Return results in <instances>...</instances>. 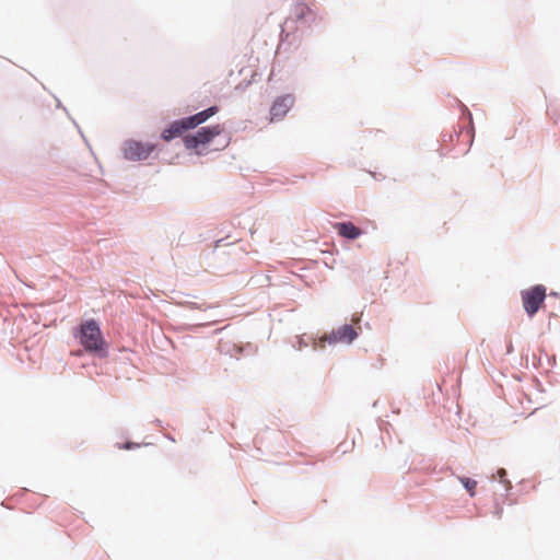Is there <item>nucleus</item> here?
<instances>
[{
    "label": "nucleus",
    "instance_id": "nucleus-1",
    "mask_svg": "<svg viewBox=\"0 0 560 560\" xmlns=\"http://www.w3.org/2000/svg\"><path fill=\"white\" fill-rule=\"evenodd\" d=\"M217 112L218 107L212 106L190 117H185L179 120H175L162 131L161 138L164 141H171L174 138L182 136L186 130L192 129L199 126L200 124L205 122Z\"/></svg>",
    "mask_w": 560,
    "mask_h": 560
},
{
    "label": "nucleus",
    "instance_id": "nucleus-6",
    "mask_svg": "<svg viewBox=\"0 0 560 560\" xmlns=\"http://www.w3.org/2000/svg\"><path fill=\"white\" fill-rule=\"evenodd\" d=\"M315 20L316 14L310 5L303 2H295L291 7L290 15L285 23L289 21L312 23Z\"/></svg>",
    "mask_w": 560,
    "mask_h": 560
},
{
    "label": "nucleus",
    "instance_id": "nucleus-8",
    "mask_svg": "<svg viewBox=\"0 0 560 560\" xmlns=\"http://www.w3.org/2000/svg\"><path fill=\"white\" fill-rule=\"evenodd\" d=\"M358 336V332L351 325H343L337 330L332 331L325 340L329 342H352Z\"/></svg>",
    "mask_w": 560,
    "mask_h": 560
},
{
    "label": "nucleus",
    "instance_id": "nucleus-9",
    "mask_svg": "<svg viewBox=\"0 0 560 560\" xmlns=\"http://www.w3.org/2000/svg\"><path fill=\"white\" fill-rule=\"evenodd\" d=\"M335 229L339 235L349 240H355L362 234V231L351 222L336 223Z\"/></svg>",
    "mask_w": 560,
    "mask_h": 560
},
{
    "label": "nucleus",
    "instance_id": "nucleus-2",
    "mask_svg": "<svg viewBox=\"0 0 560 560\" xmlns=\"http://www.w3.org/2000/svg\"><path fill=\"white\" fill-rule=\"evenodd\" d=\"M79 338L85 351L98 353L101 357L106 355V341L95 320H86L81 325Z\"/></svg>",
    "mask_w": 560,
    "mask_h": 560
},
{
    "label": "nucleus",
    "instance_id": "nucleus-10",
    "mask_svg": "<svg viewBox=\"0 0 560 560\" xmlns=\"http://www.w3.org/2000/svg\"><path fill=\"white\" fill-rule=\"evenodd\" d=\"M459 481L465 487V489L469 492L471 497L475 495V490L477 487V481L474 479H470L468 477H459Z\"/></svg>",
    "mask_w": 560,
    "mask_h": 560
},
{
    "label": "nucleus",
    "instance_id": "nucleus-11",
    "mask_svg": "<svg viewBox=\"0 0 560 560\" xmlns=\"http://www.w3.org/2000/svg\"><path fill=\"white\" fill-rule=\"evenodd\" d=\"M499 472H500V475H502V476H503V475H505V470H504V469H501Z\"/></svg>",
    "mask_w": 560,
    "mask_h": 560
},
{
    "label": "nucleus",
    "instance_id": "nucleus-7",
    "mask_svg": "<svg viewBox=\"0 0 560 560\" xmlns=\"http://www.w3.org/2000/svg\"><path fill=\"white\" fill-rule=\"evenodd\" d=\"M294 102L291 95L279 96L271 105L270 121L281 120L290 110Z\"/></svg>",
    "mask_w": 560,
    "mask_h": 560
},
{
    "label": "nucleus",
    "instance_id": "nucleus-5",
    "mask_svg": "<svg viewBox=\"0 0 560 560\" xmlns=\"http://www.w3.org/2000/svg\"><path fill=\"white\" fill-rule=\"evenodd\" d=\"M154 150V144L136 140H127L122 147L125 159L130 161L145 160Z\"/></svg>",
    "mask_w": 560,
    "mask_h": 560
},
{
    "label": "nucleus",
    "instance_id": "nucleus-4",
    "mask_svg": "<svg viewBox=\"0 0 560 560\" xmlns=\"http://www.w3.org/2000/svg\"><path fill=\"white\" fill-rule=\"evenodd\" d=\"M546 299V288L541 284L534 285L522 291V302L526 314L533 317Z\"/></svg>",
    "mask_w": 560,
    "mask_h": 560
},
{
    "label": "nucleus",
    "instance_id": "nucleus-3",
    "mask_svg": "<svg viewBox=\"0 0 560 560\" xmlns=\"http://www.w3.org/2000/svg\"><path fill=\"white\" fill-rule=\"evenodd\" d=\"M223 131L220 125L212 127L201 128L196 135H188L184 137V144L188 150H196L197 154H201L200 145H206L211 142L213 138L221 135Z\"/></svg>",
    "mask_w": 560,
    "mask_h": 560
}]
</instances>
